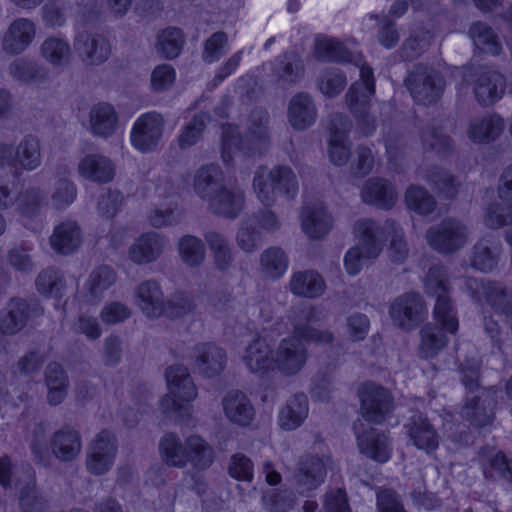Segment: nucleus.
I'll return each mask as SVG.
<instances>
[{
  "label": "nucleus",
  "instance_id": "7ed1b4c3",
  "mask_svg": "<svg viewBox=\"0 0 512 512\" xmlns=\"http://www.w3.org/2000/svg\"><path fill=\"white\" fill-rule=\"evenodd\" d=\"M268 113L262 108L254 109L247 120V133L242 138L238 128L231 124L222 127V159L229 165L238 154L261 153L269 143Z\"/></svg>",
  "mask_w": 512,
  "mask_h": 512
},
{
  "label": "nucleus",
  "instance_id": "aec40b11",
  "mask_svg": "<svg viewBox=\"0 0 512 512\" xmlns=\"http://www.w3.org/2000/svg\"><path fill=\"white\" fill-rule=\"evenodd\" d=\"M301 229L312 240L324 238L333 228V217L324 203L309 202L302 206L300 212Z\"/></svg>",
  "mask_w": 512,
  "mask_h": 512
},
{
  "label": "nucleus",
  "instance_id": "c85d7f7f",
  "mask_svg": "<svg viewBox=\"0 0 512 512\" xmlns=\"http://www.w3.org/2000/svg\"><path fill=\"white\" fill-rule=\"evenodd\" d=\"M221 405L225 418L233 425L248 427L255 418V408L251 400L241 391L226 393Z\"/></svg>",
  "mask_w": 512,
  "mask_h": 512
},
{
  "label": "nucleus",
  "instance_id": "c9c22d12",
  "mask_svg": "<svg viewBox=\"0 0 512 512\" xmlns=\"http://www.w3.org/2000/svg\"><path fill=\"white\" fill-rule=\"evenodd\" d=\"M288 121L296 130H305L312 126L317 118V109L312 97L304 92L294 95L288 104Z\"/></svg>",
  "mask_w": 512,
  "mask_h": 512
},
{
  "label": "nucleus",
  "instance_id": "5701e85b",
  "mask_svg": "<svg viewBox=\"0 0 512 512\" xmlns=\"http://www.w3.org/2000/svg\"><path fill=\"white\" fill-rule=\"evenodd\" d=\"M246 196L237 185L225 184L207 204L208 210L226 219H236L245 209Z\"/></svg>",
  "mask_w": 512,
  "mask_h": 512
},
{
  "label": "nucleus",
  "instance_id": "20e7f679",
  "mask_svg": "<svg viewBox=\"0 0 512 512\" xmlns=\"http://www.w3.org/2000/svg\"><path fill=\"white\" fill-rule=\"evenodd\" d=\"M162 461L171 467L184 468L189 463L205 470L213 463L212 447L199 435H190L183 442L175 433H166L159 441Z\"/></svg>",
  "mask_w": 512,
  "mask_h": 512
},
{
  "label": "nucleus",
  "instance_id": "13d9d810",
  "mask_svg": "<svg viewBox=\"0 0 512 512\" xmlns=\"http://www.w3.org/2000/svg\"><path fill=\"white\" fill-rule=\"evenodd\" d=\"M184 46V35L178 28L169 27L157 35L156 50L167 59L176 58Z\"/></svg>",
  "mask_w": 512,
  "mask_h": 512
},
{
  "label": "nucleus",
  "instance_id": "a878e982",
  "mask_svg": "<svg viewBox=\"0 0 512 512\" xmlns=\"http://www.w3.org/2000/svg\"><path fill=\"white\" fill-rule=\"evenodd\" d=\"M167 239L160 233L150 231L139 235L129 247V259L139 265L157 261L164 253Z\"/></svg>",
  "mask_w": 512,
  "mask_h": 512
},
{
  "label": "nucleus",
  "instance_id": "338daca9",
  "mask_svg": "<svg viewBox=\"0 0 512 512\" xmlns=\"http://www.w3.org/2000/svg\"><path fill=\"white\" fill-rule=\"evenodd\" d=\"M424 178L437 190L441 197L453 198L458 192L459 183L447 171L441 168L431 169Z\"/></svg>",
  "mask_w": 512,
  "mask_h": 512
},
{
  "label": "nucleus",
  "instance_id": "7c9ffc66",
  "mask_svg": "<svg viewBox=\"0 0 512 512\" xmlns=\"http://www.w3.org/2000/svg\"><path fill=\"white\" fill-rule=\"evenodd\" d=\"M495 391L481 388L476 394L468 396L467 402L462 410V415L473 425L485 426L493 419V408Z\"/></svg>",
  "mask_w": 512,
  "mask_h": 512
},
{
  "label": "nucleus",
  "instance_id": "a211bd4d",
  "mask_svg": "<svg viewBox=\"0 0 512 512\" xmlns=\"http://www.w3.org/2000/svg\"><path fill=\"white\" fill-rule=\"evenodd\" d=\"M190 360L194 371L204 377L214 378L224 371L227 355L225 350L215 343L201 342L192 347Z\"/></svg>",
  "mask_w": 512,
  "mask_h": 512
},
{
  "label": "nucleus",
  "instance_id": "864d4df0",
  "mask_svg": "<svg viewBox=\"0 0 512 512\" xmlns=\"http://www.w3.org/2000/svg\"><path fill=\"white\" fill-rule=\"evenodd\" d=\"M272 177L271 168L259 166L254 172L252 179V190L257 200L267 208L273 207L277 202V194Z\"/></svg>",
  "mask_w": 512,
  "mask_h": 512
},
{
  "label": "nucleus",
  "instance_id": "603ef678",
  "mask_svg": "<svg viewBox=\"0 0 512 512\" xmlns=\"http://www.w3.org/2000/svg\"><path fill=\"white\" fill-rule=\"evenodd\" d=\"M272 177L277 197L287 201L294 200L299 192L298 178L293 169L286 165H275L271 167Z\"/></svg>",
  "mask_w": 512,
  "mask_h": 512
},
{
  "label": "nucleus",
  "instance_id": "5fc2aeb1",
  "mask_svg": "<svg viewBox=\"0 0 512 512\" xmlns=\"http://www.w3.org/2000/svg\"><path fill=\"white\" fill-rule=\"evenodd\" d=\"M435 325L442 327L449 334H455L459 328L457 311L449 294L438 296L433 308Z\"/></svg>",
  "mask_w": 512,
  "mask_h": 512
},
{
  "label": "nucleus",
  "instance_id": "e2e57ef3",
  "mask_svg": "<svg viewBox=\"0 0 512 512\" xmlns=\"http://www.w3.org/2000/svg\"><path fill=\"white\" fill-rule=\"evenodd\" d=\"M424 290L427 295L435 298L450 293L451 287L444 266L436 264L429 268L424 278Z\"/></svg>",
  "mask_w": 512,
  "mask_h": 512
},
{
  "label": "nucleus",
  "instance_id": "393cba45",
  "mask_svg": "<svg viewBox=\"0 0 512 512\" xmlns=\"http://www.w3.org/2000/svg\"><path fill=\"white\" fill-rule=\"evenodd\" d=\"M74 47L80 58L87 65L98 66L106 62L112 52L108 39L101 34L79 33L74 40Z\"/></svg>",
  "mask_w": 512,
  "mask_h": 512
},
{
  "label": "nucleus",
  "instance_id": "4d7b16f0",
  "mask_svg": "<svg viewBox=\"0 0 512 512\" xmlns=\"http://www.w3.org/2000/svg\"><path fill=\"white\" fill-rule=\"evenodd\" d=\"M304 71L305 69L301 56L298 53L291 51L283 55L275 69V74L278 81L288 85H294L303 77Z\"/></svg>",
  "mask_w": 512,
  "mask_h": 512
},
{
  "label": "nucleus",
  "instance_id": "4468645a",
  "mask_svg": "<svg viewBox=\"0 0 512 512\" xmlns=\"http://www.w3.org/2000/svg\"><path fill=\"white\" fill-rule=\"evenodd\" d=\"M389 314L396 326L411 331L424 321L427 307L419 293L408 292L398 296L391 303Z\"/></svg>",
  "mask_w": 512,
  "mask_h": 512
},
{
  "label": "nucleus",
  "instance_id": "c03bdc74",
  "mask_svg": "<svg viewBox=\"0 0 512 512\" xmlns=\"http://www.w3.org/2000/svg\"><path fill=\"white\" fill-rule=\"evenodd\" d=\"M502 252L500 242L494 238H482L473 247L471 265L482 272L493 270Z\"/></svg>",
  "mask_w": 512,
  "mask_h": 512
},
{
  "label": "nucleus",
  "instance_id": "bf43d9fd",
  "mask_svg": "<svg viewBox=\"0 0 512 512\" xmlns=\"http://www.w3.org/2000/svg\"><path fill=\"white\" fill-rule=\"evenodd\" d=\"M65 287L66 282L63 274L54 268L43 270L36 278L38 292L47 297H61Z\"/></svg>",
  "mask_w": 512,
  "mask_h": 512
},
{
  "label": "nucleus",
  "instance_id": "cd10ccee",
  "mask_svg": "<svg viewBox=\"0 0 512 512\" xmlns=\"http://www.w3.org/2000/svg\"><path fill=\"white\" fill-rule=\"evenodd\" d=\"M241 359L251 373L260 377L274 371V350L263 338L252 340L245 347Z\"/></svg>",
  "mask_w": 512,
  "mask_h": 512
},
{
  "label": "nucleus",
  "instance_id": "09e8293b",
  "mask_svg": "<svg viewBox=\"0 0 512 512\" xmlns=\"http://www.w3.org/2000/svg\"><path fill=\"white\" fill-rule=\"evenodd\" d=\"M204 238L212 253L215 268L221 272L229 271L234 265V253L228 239L216 231L207 232Z\"/></svg>",
  "mask_w": 512,
  "mask_h": 512
},
{
  "label": "nucleus",
  "instance_id": "4be33fe9",
  "mask_svg": "<svg viewBox=\"0 0 512 512\" xmlns=\"http://www.w3.org/2000/svg\"><path fill=\"white\" fill-rule=\"evenodd\" d=\"M350 129L351 123L345 116L340 114L333 116L328 141V157L335 166L345 165L351 157V143L348 139Z\"/></svg>",
  "mask_w": 512,
  "mask_h": 512
},
{
  "label": "nucleus",
  "instance_id": "680f3d73",
  "mask_svg": "<svg viewBox=\"0 0 512 512\" xmlns=\"http://www.w3.org/2000/svg\"><path fill=\"white\" fill-rule=\"evenodd\" d=\"M207 120L205 114H198L181 129L176 138L180 150H187L201 140Z\"/></svg>",
  "mask_w": 512,
  "mask_h": 512
},
{
  "label": "nucleus",
  "instance_id": "1a4fd4ad",
  "mask_svg": "<svg viewBox=\"0 0 512 512\" xmlns=\"http://www.w3.org/2000/svg\"><path fill=\"white\" fill-rule=\"evenodd\" d=\"M362 417L370 423H383L394 410V401L390 391L373 382L361 385L358 391Z\"/></svg>",
  "mask_w": 512,
  "mask_h": 512
},
{
  "label": "nucleus",
  "instance_id": "473e14b6",
  "mask_svg": "<svg viewBox=\"0 0 512 512\" xmlns=\"http://www.w3.org/2000/svg\"><path fill=\"white\" fill-rule=\"evenodd\" d=\"M225 184V174L221 167L215 164L202 165L193 177L194 192L206 204Z\"/></svg>",
  "mask_w": 512,
  "mask_h": 512
},
{
  "label": "nucleus",
  "instance_id": "39448f33",
  "mask_svg": "<svg viewBox=\"0 0 512 512\" xmlns=\"http://www.w3.org/2000/svg\"><path fill=\"white\" fill-rule=\"evenodd\" d=\"M77 186L71 180L67 170L59 172L52 183L50 200L45 192L37 187L29 188L18 197V210L27 217L36 215L42 207L51 204L56 210H64L72 205L77 198Z\"/></svg>",
  "mask_w": 512,
  "mask_h": 512
},
{
  "label": "nucleus",
  "instance_id": "49530a36",
  "mask_svg": "<svg viewBox=\"0 0 512 512\" xmlns=\"http://www.w3.org/2000/svg\"><path fill=\"white\" fill-rule=\"evenodd\" d=\"M288 266V256L280 247H269L260 255L259 270L266 279L278 280L282 278Z\"/></svg>",
  "mask_w": 512,
  "mask_h": 512
},
{
  "label": "nucleus",
  "instance_id": "2eb2a0df",
  "mask_svg": "<svg viewBox=\"0 0 512 512\" xmlns=\"http://www.w3.org/2000/svg\"><path fill=\"white\" fill-rule=\"evenodd\" d=\"M330 464L329 456L308 454L301 457L292 477L295 490L305 495L317 489L324 482Z\"/></svg>",
  "mask_w": 512,
  "mask_h": 512
},
{
  "label": "nucleus",
  "instance_id": "a19ab883",
  "mask_svg": "<svg viewBox=\"0 0 512 512\" xmlns=\"http://www.w3.org/2000/svg\"><path fill=\"white\" fill-rule=\"evenodd\" d=\"M82 243V232L75 221L66 220L58 224L50 237L52 249L60 254H71Z\"/></svg>",
  "mask_w": 512,
  "mask_h": 512
},
{
  "label": "nucleus",
  "instance_id": "dca6fc26",
  "mask_svg": "<svg viewBox=\"0 0 512 512\" xmlns=\"http://www.w3.org/2000/svg\"><path fill=\"white\" fill-rule=\"evenodd\" d=\"M165 121L157 112L142 114L134 122L130 133L132 146L142 152L156 150L164 133Z\"/></svg>",
  "mask_w": 512,
  "mask_h": 512
},
{
  "label": "nucleus",
  "instance_id": "f03ea898",
  "mask_svg": "<svg viewBox=\"0 0 512 512\" xmlns=\"http://www.w3.org/2000/svg\"><path fill=\"white\" fill-rule=\"evenodd\" d=\"M316 309L308 305L291 311L293 335L280 340L274 350V370L284 376H294L305 366L308 351L302 340L318 344H329L333 334L328 330H317L309 325L315 321Z\"/></svg>",
  "mask_w": 512,
  "mask_h": 512
},
{
  "label": "nucleus",
  "instance_id": "6e6552de",
  "mask_svg": "<svg viewBox=\"0 0 512 512\" xmlns=\"http://www.w3.org/2000/svg\"><path fill=\"white\" fill-rule=\"evenodd\" d=\"M13 483L19 490V507L21 512H45L47 501L35 485V472L31 467L23 470L22 474L11 472V463L7 457L0 458V484L12 488Z\"/></svg>",
  "mask_w": 512,
  "mask_h": 512
},
{
  "label": "nucleus",
  "instance_id": "9d476101",
  "mask_svg": "<svg viewBox=\"0 0 512 512\" xmlns=\"http://www.w3.org/2000/svg\"><path fill=\"white\" fill-rule=\"evenodd\" d=\"M467 227L460 221L448 218L426 231L428 245L443 254H451L462 248L468 240Z\"/></svg>",
  "mask_w": 512,
  "mask_h": 512
},
{
  "label": "nucleus",
  "instance_id": "412c9836",
  "mask_svg": "<svg viewBox=\"0 0 512 512\" xmlns=\"http://www.w3.org/2000/svg\"><path fill=\"white\" fill-rule=\"evenodd\" d=\"M133 302L150 319H157L166 311V301L161 285L153 279L144 280L135 287Z\"/></svg>",
  "mask_w": 512,
  "mask_h": 512
},
{
  "label": "nucleus",
  "instance_id": "f8f14e48",
  "mask_svg": "<svg viewBox=\"0 0 512 512\" xmlns=\"http://www.w3.org/2000/svg\"><path fill=\"white\" fill-rule=\"evenodd\" d=\"M471 296L481 301L484 299L495 313L503 315L512 330V294L499 283H487L476 278H468L465 282Z\"/></svg>",
  "mask_w": 512,
  "mask_h": 512
},
{
  "label": "nucleus",
  "instance_id": "79ce46f5",
  "mask_svg": "<svg viewBox=\"0 0 512 512\" xmlns=\"http://www.w3.org/2000/svg\"><path fill=\"white\" fill-rule=\"evenodd\" d=\"M418 356L422 359L436 357L448 344V332L433 323H426L420 329Z\"/></svg>",
  "mask_w": 512,
  "mask_h": 512
},
{
  "label": "nucleus",
  "instance_id": "69168bd1",
  "mask_svg": "<svg viewBox=\"0 0 512 512\" xmlns=\"http://www.w3.org/2000/svg\"><path fill=\"white\" fill-rule=\"evenodd\" d=\"M483 472L487 478L504 479L512 485V460H508L500 451L486 458Z\"/></svg>",
  "mask_w": 512,
  "mask_h": 512
},
{
  "label": "nucleus",
  "instance_id": "b1692460",
  "mask_svg": "<svg viewBox=\"0 0 512 512\" xmlns=\"http://www.w3.org/2000/svg\"><path fill=\"white\" fill-rule=\"evenodd\" d=\"M404 429L412 445L417 449L431 454L439 447L440 435L423 414H413L405 423Z\"/></svg>",
  "mask_w": 512,
  "mask_h": 512
},
{
  "label": "nucleus",
  "instance_id": "a18cd8bd",
  "mask_svg": "<svg viewBox=\"0 0 512 512\" xmlns=\"http://www.w3.org/2000/svg\"><path fill=\"white\" fill-rule=\"evenodd\" d=\"M47 402L51 406L61 404L67 396L69 380L66 372L58 363L48 364L45 370Z\"/></svg>",
  "mask_w": 512,
  "mask_h": 512
},
{
  "label": "nucleus",
  "instance_id": "9b49d317",
  "mask_svg": "<svg viewBox=\"0 0 512 512\" xmlns=\"http://www.w3.org/2000/svg\"><path fill=\"white\" fill-rule=\"evenodd\" d=\"M38 34L36 22L29 17L14 18L1 36V49L10 56H18L29 50Z\"/></svg>",
  "mask_w": 512,
  "mask_h": 512
},
{
  "label": "nucleus",
  "instance_id": "2f4dec72",
  "mask_svg": "<svg viewBox=\"0 0 512 512\" xmlns=\"http://www.w3.org/2000/svg\"><path fill=\"white\" fill-rule=\"evenodd\" d=\"M77 170L86 180L106 184L114 179L116 166L109 157L100 153H90L80 159Z\"/></svg>",
  "mask_w": 512,
  "mask_h": 512
},
{
  "label": "nucleus",
  "instance_id": "6ab92c4d",
  "mask_svg": "<svg viewBox=\"0 0 512 512\" xmlns=\"http://www.w3.org/2000/svg\"><path fill=\"white\" fill-rule=\"evenodd\" d=\"M41 313L37 305H32L22 298H12L0 311V333L7 336L16 335L33 317Z\"/></svg>",
  "mask_w": 512,
  "mask_h": 512
},
{
  "label": "nucleus",
  "instance_id": "72a5a7b5",
  "mask_svg": "<svg viewBox=\"0 0 512 512\" xmlns=\"http://www.w3.org/2000/svg\"><path fill=\"white\" fill-rule=\"evenodd\" d=\"M39 55L55 69L69 66L73 60V50L64 35H49L39 45Z\"/></svg>",
  "mask_w": 512,
  "mask_h": 512
},
{
  "label": "nucleus",
  "instance_id": "bb28decb",
  "mask_svg": "<svg viewBox=\"0 0 512 512\" xmlns=\"http://www.w3.org/2000/svg\"><path fill=\"white\" fill-rule=\"evenodd\" d=\"M364 426L361 420L355 422L353 426L360 451L380 463L388 461L391 448L387 436L373 428L366 430Z\"/></svg>",
  "mask_w": 512,
  "mask_h": 512
},
{
  "label": "nucleus",
  "instance_id": "8fccbe9b",
  "mask_svg": "<svg viewBox=\"0 0 512 512\" xmlns=\"http://www.w3.org/2000/svg\"><path fill=\"white\" fill-rule=\"evenodd\" d=\"M504 121L498 115L474 119L468 130L470 139L476 143H489L496 140L504 130Z\"/></svg>",
  "mask_w": 512,
  "mask_h": 512
},
{
  "label": "nucleus",
  "instance_id": "37998d69",
  "mask_svg": "<svg viewBox=\"0 0 512 512\" xmlns=\"http://www.w3.org/2000/svg\"><path fill=\"white\" fill-rule=\"evenodd\" d=\"M17 168L31 172L42 165L43 154L40 139L33 135H25L15 146Z\"/></svg>",
  "mask_w": 512,
  "mask_h": 512
},
{
  "label": "nucleus",
  "instance_id": "774afa93",
  "mask_svg": "<svg viewBox=\"0 0 512 512\" xmlns=\"http://www.w3.org/2000/svg\"><path fill=\"white\" fill-rule=\"evenodd\" d=\"M470 36L474 44L481 50L492 55H497L501 51V45L493 30L484 23L478 22L471 26Z\"/></svg>",
  "mask_w": 512,
  "mask_h": 512
},
{
  "label": "nucleus",
  "instance_id": "c756f323",
  "mask_svg": "<svg viewBox=\"0 0 512 512\" xmlns=\"http://www.w3.org/2000/svg\"><path fill=\"white\" fill-rule=\"evenodd\" d=\"M49 447L52 454L59 461H74L82 450L80 432L71 426H63L52 434Z\"/></svg>",
  "mask_w": 512,
  "mask_h": 512
},
{
  "label": "nucleus",
  "instance_id": "0e129e2a",
  "mask_svg": "<svg viewBox=\"0 0 512 512\" xmlns=\"http://www.w3.org/2000/svg\"><path fill=\"white\" fill-rule=\"evenodd\" d=\"M380 237L383 241V234H391V243L389 253L394 261L402 262L408 255L407 243L404 239V232L402 228L392 220H387L383 227L380 226Z\"/></svg>",
  "mask_w": 512,
  "mask_h": 512
},
{
  "label": "nucleus",
  "instance_id": "f3484780",
  "mask_svg": "<svg viewBox=\"0 0 512 512\" xmlns=\"http://www.w3.org/2000/svg\"><path fill=\"white\" fill-rule=\"evenodd\" d=\"M408 88L416 102L428 105L440 98L444 89V80L436 70L417 66L409 76Z\"/></svg>",
  "mask_w": 512,
  "mask_h": 512
},
{
  "label": "nucleus",
  "instance_id": "ddd939ff",
  "mask_svg": "<svg viewBox=\"0 0 512 512\" xmlns=\"http://www.w3.org/2000/svg\"><path fill=\"white\" fill-rule=\"evenodd\" d=\"M118 451L117 440L109 430H102L95 435L88 446L86 468L93 475H104L114 465Z\"/></svg>",
  "mask_w": 512,
  "mask_h": 512
},
{
  "label": "nucleus",
  "instance_id": "f704fd0d",
  "mask_svg": "<svg viewBox=\"0 0 512 512\" xmlns=\"http://www.w3.org/2000/svg\"><path fill=\"white\" fill-rule=\"evenodd\" d=\"M363 202L377 208L389 210L397 201V192L388 180L372 177L365 181L361 188Z\"/></svg>",
  "mask_w": 512,
  "mask_h": 512
},
{
  "label": "nucleus",
  "instance_id": "e433bc0d",
  "mask_svg": "<svg viewBox=\"0 0 512 512\" xmlns=\"http://www.w3.org/2000/svg\"><path fill=\"white\" fill-rule=\"evenodd\" d=\"M289 291L303 298H318L326 290L323 277L315 270H303L294 272L288 282Z\"/></svg>",
  "mask_w": 512,
  "mask_h": 512
},
{
  "label": "nucleus",
  "instance_id": "0eeeda50",
  "mask_svg": "<svg viewBox=\"0 0 512 512\" xmlns=\"http://www.w3.org/2000/svg\"><path fill=\"white\" fill-rule=\"evenodd\" d=\"M353 233L357 244L351 247L344 256V267L349 275L360 273L363 266L376 259L382 251L380 225L370 218H362L355 222Z\"/></svg>",
  "mask_w": 512,
  "mask_h": 512
},
{
  "label": "nucleus",
  "instance_id": "ea45409f",
  "mask_svg": "<svg viewBox=\"0 0 512 512\" xmlns=\"http://www.w3.org/2000/svg\"><path fill=\"white\" fill-rule=\"evenodd\" d=\"M8 75L21 84L41 85L49 80V70L25 58H15L8 65Z\"/></svg>",
  "mask_w": 512,
  "mask_h": 512
},
{
  "label": "nucleus",
  "instance_id": "423d86ee",
  "mask_svg": "<svg viewBox=\"0 0 512 512\" xmlns=\"http://www.w3.org/2000/svg\"><path fill=\"white\" fill-rule=\"evenodd\" d=\"M165 378L168 392L160 400V409L183 420L190 419L193 410L185 403L194 401L198 392L188 369L183 365H172L166 369Z\"/></svg>",
  "mask_w": 512,
  "mask_h": 512
},
{
  "label": "nucleus",
  "instance_id": "3c124183",
  "mask_svg": "<svg viewBox=\"0 0 512 512\" xmlns=\"http://www.w3.org/2000/svg\"><path fill=\"white\" fill-rule=\"evenodd\" d=\"M116 281V273L108 266H101L89 275L85 286L84 296L89 302H98Z\"/></svg>",
  "mask_w": 512,
  "mask_h": 512
},
{
  "label": "nucleus",
  "instance_id": "4c0bfd02",
  "mask_svg": "<svg viewBox=\"0 0 512 512\" xmlns=\"http://www.w3.org/2000/svg\"><path fill=\"white\" fill-rule=\"evenodd\" d=\"M505 87V79L502 74L488 71L478 76L473 91L479 104L489 106L503 96Z\"/></svg>",
  "mask_w": 512,
  "mask_h": 512
},
{
  "label": "nucleus",
  "instance_id": "f257e3e1",
  "mask_svg": "<svg viewBox=\"0 0 512 512\" xmlns=\"http://www.w3.org/2000/svg\"><path fill=\"white\" fill-rule=\"evenodd\" d=\"M314 56L321 61L351 62L360 71V81L355 82L346 94V101L357 121V128L363 136L371 135L376 129V118L370 115V98L375 92L373 71L367 66L361 54H353L339 41L326 36L315 39Z\"/></svg>",
  "mask_w": 512,
  "mask_h": 512
},
{
  "label": "nucleus",
  "instance_id": "052dcab7",
  "mask_svg": "<svg viewBox=\"0 0 512 512\" xmlns=\"http://www.w3.org/2000/svg\"><path fill=\"white\" fill-rule=\"evenodd\" d=\"M405 202L409 209L420 214L428 215L435 210V198L423 187L411 185L405 193Z\"/></svg>",
  "mask_w": 512,
  "mask_h": 512
},
{
  "label": "nucleus",
  "instance_id": "6e6d98bb",
  "mask_svg": "<svg viewBox=\"0 0 512 512\" xmlns=\"http://www.w3.org/2000/svg\"><path fill=\"white\" fill-rule=\"evenodd\" d=\"M178 253L182 262L188 267L200 266L206 258L204 242L193 235H185L178 240Z\"/></svg>",
  "mask_w": 512,
  "mask_h": 512
},
{
  "label": "nucleus",
  "instance_id": "58836bf2",
  "mask_svg": "<svg viewBox=\"0 0 512 512\" xmlns=\"http://www.w3.org/2000/svg\"><path fill=\"white\" fill-rule=\"evenodd\" d=\"M118 114L115 108L106 102L92 106L89 112L91 133L102 138L111 137L118 128Z\"/></svg>",
  "mask_w": 512,
  "mask_h": 512
},
{
  "label": "nucleus",
  "instance_id": "de8ad7c7",
  "mask_svg": "<svg viewBox=\"0 0 512 512\" xmlns=\"http://www.w3.org/2000/svg\"><path fill=\"white\" fill-rule=\"evenodd\" d=\"M308 415V400L304 394L293 395L281 409L279 426L287 431L296 429Z\"/></svg>",
  "mask_w": 512,
  "mask_h": 512
}]
</instances>
